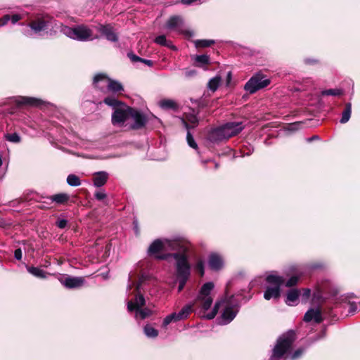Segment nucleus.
Returning <instances> with one entry per match:
<instances>
[{
	"mask_svg": "<svg viewBox=\"0 0 360 360\" xmlns=\"http://www.w3.org/2000/svg\"><path fill=\"white\" fill-rule=\"evenodd\" d=\"M214 287L213 282H207L203 284L196 298L195 304L200 309V311L203 313L202 316L207 319H214L219 309H221V314L219 319V322L221 325H226L236 317L238 312V305L234 299V296H231L229 298L217 301L213 309L209 313L205 314V311L210 308L213 302L211 292Z\"/></svg>",
	"mask_w": 360,
	"mask_h": 360,
	"instance_id": "nucleus-1",
	"label": "nucleus"
},
{
	"mask_svg": "<svg viewBox=\"0 0 360 360\" xmlns=\"http://www.w3.org/2000/svg\"><path fill=\"white\" fill-rule=\"evenodd\" d=\"M148 280V276L142 275L139 278V283L136 285V288L132 293L134 296L127 302V310L129 312L134 313V318L136 320H143L150 315L152 311L148 307H143L146 304V300L142 294V291H145V283Z\"/></svg>",
	"mask_w": 360,
	"mask_h": 360,
	"instance_id": "nucleus-2",
	"label": "nucleus"
},
{
	"mask_svg": "<svg viewBox=\"0 0 360 360\" xmlns=\"http://www.w3.org/2000/svg\"><path fill=\"white\" fill-rule=\"evenodd\" d=\"M181 248L185 250V245L179 240L158 239L149 246L148 252L158 259H167L172 256V254H164L161 253L162 252L177 251L181 250Z\"/></svg>",
	"mask_w": 360,
	"mask_h": 360,
	"instance_id": "nucleus-3",
	"label": "nucleus"
},
{
	"mask_svg": "<svg viewBox=\"0 0 360 360\" xmlns=\"http://www.w3.org/2000/svg\"><path fill=\"white\" fill-rule=\"evenodd\" d=\"M244 129L243 122H228L218 128L212 129L209 139L212 141H219L229 139L239 134Z\"/></svg>",
	"mask_w": 360,
	"mask_h": 360,
	"instance_id": "nucleus-4",
	"label": "nucleus"
},
{
	"mask_svg": "<svg viewBox=\"0 0 360 360\" xmlns=\"http://www.w3.org/2000/svg\"><path fill=\"white\" fill-rule=\"evenodd\" d=\"M103 101L106 105L115 108L122 105L117 108L112 115V122L114 125L122 126L126 122H129L131 108L123 105L115 96L106 97Z\"/></svg>",
	"mask_w": 360,
	"mask_h": 360,
	"instance_id": "nucleus-5",
	"label": "nucleus"
},
{
	"mask_svg": "<svg viewBox=\"0 0 360 360\" xmlns=\"http://www.w3.org/2000/svg\"><path fill=\"white\" fill-rule=\"evenodd\" d=\"M60 31L69 38L82 41L98 38L97 37H93L92 30L85 25H78L75 27L61 25Z\"/></svg>",
	"mask_w": 360,
	"mask_h": 360,
	"instance_id": "nucleus-6",
	"label": "nucleus"
},
{
	"mask_svg": "<svg viewBox=\"0 0 360 360\" xmlns=\"http://www.w3.org/2000/svg\"><path fill=\"white\" fill-rule=\"evenodd\" d=\"M295 339V334L293 331H288L280 337L277 343L273 349V353L270 360H279L291 348Z\"/></svg>",
	"mask_w": 360,
	"mask_h": 360,
	"instance_id": "nucleus-7",
	"label": "nucleus"
},
{
	"mask_svg": "<svg viewBox=\"0 0 360 360\" xmlns=\"http://www.w3.org/2000/svg\"><path fill=\"white\" fill-rule=\"evenodd\" d=\"M186 250L187 248L185 246V250H177V252L172 254L171 256L176 260L177 278L188 279L191 274V266L186 255Z\"/></svg>",
	"mask_w": 360,
	"mask_h": 360,
	"instance_id": "nucleus-8",
	"label": "nucleus"
},
{
	"mask_svg": "<svg viewBox=\"0 0 360 360\" xmlns=\"http://www.w3.org/2000/svg\"><path fill=\"white\" fill-rule=\"evenodd\" d=\"M285 279L276 274H270L266 278V289L264 294V297L266 300L271 298L276 299L280 296L281 286L284 283Z\"/></svg>",
	"mask_w": 360,
	"mask_h": 360,
	"instance_id": "nucleus-9",
	"label": "nucleus"
},
{
	"mask_svg": "<svg viewBox=\"0 0 360 360\" xmlns=\"http://www.w3.org/2000/svg\"><path fill=\"white\" fill-rule=\"evenodd\" d=\"M94 85L95 87L103 90L105 87L109 91L118 93L123 91V86L117 81L108 78L105 74H98L94 78Z\"/></svg>",
	"mask_w": 360,
	"mask_h": 360,
	"instance_id": "nucleus-10",
	"label": "nucleus"
},
{
	"mask_svg": "<svg viewBox=\"0 0 360 360\" xmlns=\"http://www.w3.org/2000/svg\"><path fill=\"white\" fill-rule=\"evenodd\" d=\"M270 84L269 79L263 74L258 72L254 75L245 84L244 89L250 94L267 86Z\"/></svg>",
	"mask_w": 360,
	"mask_h": 360,
	"instance_id": "nucleus-11",
	"label": "nucleus"
},
{
	"mask_svg": "<svg viewBox=\"0 0 360 360\" xmlns=\"http://www.w3.org/2000/svg\"><path fill=\"white\" fill-rule=\"evenodd\" d=\"M47 22L43 19H37L30 22L23 30V34L29 37H34V34H39L41 31L47 29Z\"/></svg>",
	"mask_w": 360,
	"mask_h": 360,
	"instance_id": "nucleus-12",
	"label": "nucleus"
},
{
	"mask_svg": "<svg viewBox=\"0 0 360 360\" xmlns=\"http://www.w3.org/2000/svg\"><path fill=\"white\" fill-rule=\"evenodd\" d=\"M134 122V123L131 125V128L134 129H138L143 127L146 123V117L139 111L131 108V112L129 114V122Z\"/></svg>",
	"mask_w": 360,
	"mask_h": 360,
	"instance_id": "nucleus-13",
	"label": "nucleus"
},
{
	"mask_svg": "<svg viewBox=\"0 0 360 360\" xmlns=\"http://www.w3.org/2000/svg\"><path fill=\"white\" fill-rule=\"evenodd\" d=\"M59 281L67 288H79L84 283V278L82 277L66 276L60 278Z\"/></svg>",
	"mask_w": 360,
	"mask_h": 360,
	"instance_id": "nucleus-14",
	"label": "nucleus"
},
{
	"mask_svg": "<svg viewBox=\"0 0 360 360\" xmlns=\"http://www.w3.org/2000/svg\"><path fill=\"white\" fill-rule=\"evenodd\" d=\"M179 120L187 131L197 127L199 122L197 115L193 112L186 113L184 117L179 118Z\"/></svg>",
	"mask_w": 360,
	"mask_h": 360,
	"instance_id": "nucleus-15",
	"label": "nucleus"
},
{
	"mask_svg": "<svg viewBox=\"0 0 360 360\" xmlns=\"http://www.w3.org/2000/svg\"><path fill=\"white\" fill-rule=\"evenodd\" d=\"M304 321L305 322L314 321L316 323H320L323 321L321 309L319 308L309 309L304 316Z\"/></svg>",
	"mask_w": 360,
	"mask_h": 360,
	"instance_id": "nucleus-16",
	"label": "nucleus"
},
{
	"mask_svg": "<svg viewBox=\"0 0 360 360\" xmlns=\"http://www.w3.org/2000/svg\"><path fill=\"white\" fill-rule=\"evenodd\" d=\"M184 20L181 17L174 15L169 18L167 22V28L179 32L183 31Z\"/></svg>",
	"mask_w": 360,
	"mask_h": 360,
	"instance_id": "nucleus-17",
	"label": "nucleus"
},
{
	"mask_svg": "<svg viewBox=\"0 0 360 360\" xmlns=\"http://www.w3.org/2000/svg\"><path fill=\"white\" fill-rule=\"evenodd\" d=\"M208 264L212 270L217 271L222 268L224 262L219 255L212 253L209 256Z\"/></svg>",
	"mask_w": 360,
	"mask_h": 360,
	"instance_id": "nucleus-18",
	"label": "nucleus"
},
{
	"mask_svg": "<svg viewBox=\"0 0 360 360\" xmlns=\"http://www.w3.org/2000/svg\"><path fill=\"white\" fill-rule=\"evenodd\" d=\"M99 31L105 38L110 41H117L118 39L117 35L112 26L110 25H101Z\"/></svg>",
	"mask_w": 360,
	"mask_h": 360,
	"instance_id": "nucleus-19",
	"label": "nucleus"
},
{
	"mask_svg": "<svg viewBox=\"0 0 360 360\" xmlns=\"http://www.w3.org/2000/svg\"><path fill=\"white\" fill-rule=\"evenodd\" d=\"M18 105L39 106L42 101L32 97H19L15 99Z\"/></svg>",
	"mask_w": 360,
	"mask_h": 360,
	"instance_id": "nucleus-20",
	"label": "nucleus"
},
{
	"mask_svg": "<svg viewBox=\"0 0 360 360\" xmlns=\"http://www.w3.org/2000/svg\"><path fill=\"white\" fill-rule=\"evenodd\" d=\"M108 179V174L101 171L94 174L93 182L96 187H101L105 184Z\"/></svg>",
	"mask_w": 360,
	"mask_h": 360,
	"instance_id": "nucleus-21",
	"label": "nucleus"
},
{
	"mask_svg": "<svg viewBox=\"0 0 360 360\" xmlns=\"http://www.w3.org/2000/svg\"><path fill=\"white\" fill-rule=\"evenodd\" d=\"M299 297L300 290L295 288L291 289L286 294L285 303L289 306L297 305Z\"/></svg>",
	"mask_w": 360,
	"mask_h": 360,
	"instance_id": "nucleus-22",
	"label": "nucleus"
},
{
	"mask_svg": "<svg viewBox=\"0 0 360 360\" xmlns=\"http://www.w3.org/2000/svg\"><path fill=\"white\" fill-rule=\"evenodd\" d=\"M351 114H352V105H351V103H348L345 105V108L342 112V117L340 120V123H342V124L347 123L350 119Z\"/></svg>",
	"mask_w": 360,
	"mask_h": 360,
	"instance_id": "nucleus-23",
	"label": "nucleus"
},
{
	"mask_svg": "<svg viewBox=\"0 0 360 360\" xmlns=\"http://www.w3.org/2000/svg\"><path fill=\"white\" fill-rule=\"evenodd\" d=\"M159 105L162 109H165V110H169V109L175 110V109L178 108L177 103L174 101L171 100V99H163V100H161L159 102Z\"/></svg>",
	"mask_w": 360,
	"mask_h": 360,
	"instance_id": "nucleus-24",
	"label": "nucleus"
},
{
	"mask_svg": "<svg viewBox=\"0 0 360 360\" xmlns=\"http://www.w3.org/2000/svg\"><path fill=\"white\" fill-rule=\"evenodd\" d=\"M27 270L30 274L37 278H45L46 277L47 274L44 270L38 267L27 266Z\"/></svg>",
	"mask_w": 360,
	"mask_h": 360,
	"instance_id": "nucleus-25",
	"label": "nucleus"
},
{
	"mask_svg": "<svg viewBox=\"0 0 360 360\" xmlns=\"http://www.w3.org/2000/svg\"><path fill=\"white\" fill-rule=\"evenodd\" d=\"M193 304H187L184 306L179 312H178V316L180 320H184L188 318L189 314L193 311Z\"/></svg>",
	"mask_w": 360,
	"mask_h": 360,
	"instance_id": "nucleus-26",
	"label": "nucleus"
},
{
	"mask_svg": "<svg viewBox=\"0 0 360 360\" xmlns=\"http://www.w3.org/2000/svg\"><path fill=\"white\" fill-rule=\"evenodd\" d=\"M50 199L58 204H63L69 200V195L66 193H58L51 196Z\"/></svg>",
	"mask_w": 360,
	"mask_h": 360,
	"instance_id": "nucleus-27",
	"label": "nucleus"
},
{
	"mask_svg": "<svg viewBox=\"0 0 360 360\" xmlns=\"http://www.w3.org/2000/svg\"><path fill=\"white\" fill-rule=\"evenodd\" d=\"M145 335L150 338H156L158 335V331L154 328L151 325L147 324L143 328Z\"/></svg>",
	"mask_w": 360,
	"mask_h": 360,
	"instance_id": "nucleus-28",
	"label": "nucleus"
},
{
	"mask_svg": "<svg viewBox=\"0 0 360 360\" xmlns=\"http://www.w3.org/2000/svg\"><path fill=\"white\" fill-rule=\"evenodd\" d=\"M155 43L165 46L167 47H169L172 49H175L176 47L172 44V42L170 41H167L165 36L164 35H160L157 37L155 39Z\"/></svg>",
	"mask_w": 360,
	"mask_h": 360,
	"instance_id": "nucleus-29",
	"label": "nucleus"
},
{
	"mask_svg": "<svg viewBox=\"0 0 360 360\" xmlns=\"http://www.w3.org/2000/svg\"><path fill=\"white\" fill-rule=\"evenodd\" d=\"M221 83V77L219 76H216L213 78H212L207 84V87L210 90L212 91H215L217 88L219 87V84Z\"/></svg>",
	"mask_w": 360,
	"mask_h": 360,
	"instance_id": "nucleus-30",
	"label": "nucleus"
},
{
	"mask_svg": "<svg viewBox=\"0 0 360 360\" xmlns=\"http://www.w3.org/2000/svg\"><path fill=\"white\" fill-rule=\"evenodd\" d=\"M195 62L197 63L198 66L202 67V65H207L210 63V57L205 54L195 56Z\"/></svg>",
	"mask_w": 360,
	"mask_h": 360,
	"instance_id": "nucleus-31",
	"label": "nucleus"
},
{
	"mask_svg": "<svg viewBox=\"0 0 360 360\" xmlns=\"http://www.w3.org/2000/svg\"><path fill=\"white\" fill-rule=\"evenodd\" d=\"M67 183L71 186H79L81 184V181L77 175L69 174L67 177Z\"/></svg>",
	"mask_w": 360,
	"mask_h": 360,
	"instance_id": "nucleus-32",
	"label": "nucleus"
},
{
	"mask_svg": "<svg viewBox=\"0 0 360 360\" xmlns=\"http://www.w3.org/2000/svg\"><path fill=\"white\" fill-rule=\"evenodd\" d=\"M5 139L10 142L18 143L20 142L21 138L17 133L7 134L5 135Z\"/></svg>",
	"mask_w": 360,
	"mask_h": 360,
	"instance_id": "nucleus-33",
	"label": "nucleus"
},
{
	"mask_svg": "<svg viewBox=\"0 0 360 360\" xmlns=\"http://www.w3.org/2000/svg\"><path fill=\"white\" fill-rule=\"evenodd\" d=\"M213 40H208V39H201V40H196L195 41V46L199 47H208L214 44Z\"/></svg>",
	"mask_w": 360,
	"mask_h": 360,
	"instance_id": "nucleus-34",
	"label": "nucleus"
},
{
	"mask_svg": "<svg viewBox=\"0 0 360 360\" xmlns=\"http://www.w3.org/2000/svg\"><path fill=\"white\" fill-rule=\"evenodd\" d=\"M342 94V90L338 89H326L321 91L322 96H339Z\"/></svg>",
	"mask_w": 360,
	"mask_h": 360,
	"instance_id": "nucleus-35",
	"label": "nucleus"
},
{
	"mask_svg": "<svg viewBox=\"0 0 360 360\" xmlns=\"http://www.w3.org/2000/svg\"><path fill=\"white\" fill-rule=\"evenodd\" d=\"M310 296H311V290L309 288L303 289L302 293H301L300 292V297L301 298L302 302H303V303L307 302Z\"/></svg>",
	"mask_w": 360,
	"mask_h": 360,
	"instance_id": "nucleus-36",
	"label": "nucleus"
},
{
	"mask_svg": "<svg viewBox=\"0 0 360 360\" xmlns=\"http://www.w3.org/2000/svg\"><path fill=\"white\" fill-rule=\"evenodd\" d=\"M186 140L188 146L194 149L198 148V145L195 143L192 134L189 131H187Z\"/></svg>",
	"mask_w": 360,
	"mask_h": 360,
	"instance_id": "nucleus-37",
	"label": "nucleus"
},
{
	"mask_svg": "<svg viewBox=\"0 0 360 360\" xmlns=\"http://www.w3.org/2000/svg\"><path fill=\"white\" fill-rule=\"evenodd\" d=\"M299 277L298 276H292L290 279H288L285 283V286L287 287H292L293 285H295L298 282Z\"/></svg>",
	"mask_w": 360,
	"mask_h": 360,
	"instance_id": "nucleus-38",
	"label": "nucleus"
},
{
	"mask_svg": "<svg viewBox=\"0 0 360 360\" xmlns=\"http://www.w3.org/2000/svg\"><path fill=\"white\" fill-rule=\"evenodd\" d=\"M195 269L200 274V276L204 275V264L202 261H198L195 265Z\"/></svg>",
	"mask_w": 360,
	"mask_h": 360,
	"instance_id": "nucleus-39",
	"label": "nucleus"
},
{
	"mask_svg": "<svg viewBox=\"0 0 360 360\" xmlns=\"http://www.w3.org/2000/svg\"><path fill=\"white\" fill-rule=\"evenodd\" d=\"M94 196L96 200H103L106 198V193L103 191H99L95 193Z\"/></svg>",
	"mask_w": 360,
	"mask_h": 360,
	"instance_id": "nucleus-40",
	"label": "nucleus"
},
{
	"mask_svg": "<svg viewBox=\"0 0 360 360\" xmlns=\"http://www.w3.org/2000/svg\"><path fill=\"white\" fill-rule=\"evenodd\" d=\"M127 56L132 62H141L142 58L133 53H129Z\"/></svg>",
	"mask_w": 360,
	"mask_h": 360,
	"instance_id": "nucleus-41",
	"label": "nucleus"
},
{
	"mask_svg": "<svg viewBox=\"0 0 360 360\" xmlns=\"http://www.w3.org/2000/svg\"><path fill=\"white\" fill-rule=\"evenodd\" d=\"M178 280H179V287H178V291L181 292L184 289V286H185L188 279H186V278H178Z\"/></svg>",
	"mask_w": 360,
	"mask_h": 360,
	"instance_id": "nucleus-42",
	"label": "nucleus"
},
{
	"mask_svg": "<svg viewBox=\"0 0 360 360\" xmlns=\"http://www.w3.org/2000/svg\"><path fill=\"white\" fill-rule=\"evenodd\" d=\"M303 349H297L291 356V359L292 360H295L297 358H299L302 354H303Z\"/></svg>",
	"mask_w": 360,
	"mask_h": 360,
	"instance_id": "nucleus-43",
	"label": "nucleus"
},
{
	"mask_svg": "<svg viewBox=\"0 0 360 360\" xmlns=\"http://www.w3.org/2000/svg\"><path fill=\"white\" fill-rule=\"evenodd\" d=\"M172 322H173L172 319L170 317L169 315L167 316L162 322V327L167 328V326L170 324Z\"/></svg>",
	"mask_w": 360,
	"mask_h": 360,
	"instance_id": "nucleus-44",
	"label": "nucleus"
},
{
	"mask_svg": "<svg viewBox=\"0 0 360 360\" xmlns=\"http://www.w3.org/2000/svg\"><path fill=\"white\" fill-rule=\"evenodd\" d=\"M10 20V15H5L0 19V26H4Z\"/></svg>",
	"mask_w": 360,
	"mask_h": 360,
	"instance_id": "nucleus-45",
	"label": "nucleus"
},
{
	"mask_svg": "<svg viewBox=\"0 0 360 360\" xmlns=\"http://www.w3.org/2000/svg\"><path fill=\"white\" fill-rule=\"evenodd\" d=\"M67 224H68V221L66 219H59L56 222L57 226L60 229H64L67 226Z\"/></svg>",
	"mask_w": 360,
	"mask_h": 360,
	"instance_id": "nucleus-46",
	"label": "nucleus"
},
{
	"mask_svg": "<svg viewBox=\"0 0 360 360\" xmlns=\"http://www.w3.org/2000/svg\"><path fill=\"white\" fill-rule=\"evenodd\" d=\"M22 19V15L19 14H15L13 15L12 17H10V20H11V22L13 24H15L17 22H18L20 20Z\"/></svg>",
	"mask_w": 360,
	"mask_h": 360,
	"instance_id": "nucleus-47",
	"label": "nucleus"
},
{
	"mask_svg": "<svg viewBox=\"0 0 360 360\" xmlns=\"http://www.w3.org/2000/svg\"><path fill=\"white\" fill-rule=\"evenodd\" d=\"M14 257L16 259L20 260L22 259V251L20 248L16 249L14 252Z\"/></svg>",
	"mask_w": 360,
	"mask_h": 360,
	"instance_id": "nucleus-48",
	"label": "nucleus"
},
{
	"mask_svg": "<svg viewBox=\"0 0 360 360\" xmlns=\"http://www.w3.org/2000/svg\"><path fill=\"white\" fill-rule=\"evenodd\" d=\"M357 308L354 302L349 303V312L350 314H354L356 311Z\"/></svg>",
	"mask_w": 360,
	"mask_h": 360,
	"instance_id": "nucleus-49",
	"label": "nucleus"
},
{
	"mask_svg": "<svg viewBox=\"0 0 360 360\" xmlns=\"http://www.w3.org/2000/svg\"><path fill=\"white\" fill-rule=\"evenodd\" d=\"M170 317L172 319L173 322H177L179 321H181L179 319V317L178 316V314L176 312L172 313L171 314H169Z\"/></svg>",
	"mask_w": 360,
	"mask_h": 360,
	"instance_id": "nucleus-50",
	"label": "nucleus"
},
{
	"mask_svg": "<svg viewBox=\"0 0 360 360\" xmlns=\"http://www.w3.org/2000/svg\"><path fill=\"white\" fill-rule=\"evenodd\" d=\"M141 63H144V64H146V65H147L148 66H150V67L152 66L153 64L152 60H147V59H143V58H142Z\"/></svg>",
	"mask_w": 360,
	"mask_h": 360,
	"instance_id": "nucleus-51",
	"label": "nucleus"
},
{
	"mask_svg": "<svg viewBox=\"0 0 360 360\" xmlns=\"http://www.w3.org/2000/svg\"><path fill=\"white\" fill-rule=\"evenodd\" d=\"M196 74L195 70H190L186 72V77H191L193 75H195Z\"/></svg>",
	"mask_w": 360,
	"mask_h": 360,
	"instance_id": "nucleus-52",
	"label": "nucleus"
},
{
	"mask_svg": "<svg viewBox=\"0 0 360 360\" xmlns=\"http://www.w3.org/2000/svg\"><path fill=\"white\" fill-rule=\"evenodd\" d=\"M300 125L299 123H293V124H291L290 125H289L288 127V129L289 130H295L296 129V127Z\"/></svg>",
	"mask_w": 360,
	"mask_h": 360,
	"instance_id": "nucleus-53",
	"label": "nucleus"
},
{
	"mask_svg": "<svg viewBox=\"0 0 360 360\" xmlns=\"http://www.w3.org/2000/svg\"><path fill=\"white\" fill-rule=\"evenodd\" d=\"M319 139V136H312V137H311V138L308 139V141H313V140H316V139Z\"/></svg>",
	"mask_w": 360,
	"mask_h": 360,
	"instance_id": "nucleus-54",
	"label": "nucleus"
},
{
	"mask_svg": "<svg viewBox=\"0 0 360 360\" xmlns=\"http://www.w3.org/2000/svg\"><path fill=\"white\" fill-rule=\"evenodd\" d=\"M132 285H134V284H133V283H131V284H129V285H128V290H130L132 288Z\"/></svg>",
	"mask_w": 360,
	"mask_h": 360,
	"instance_id": "nucleus-55",
	"label": "nucleus"
},
{
	"mask_svg": "<svg viewBox=\"0 0 360 360\" xmlns=\"http://www.w3.org/2000/svg\"><path fill=\"white\" fill-rule=\"evenodd\" d=\"M306 63H311V61H309V60H306Z\"/></svg>",
	"mask_w": 360,
	"mask_h": 360,
	"instance_id": "nucleus-56",
	"label": "nucleus"
},
{
	"mask_svg": "<svg viewBox=\"0 0 360 360\" xmlns=\"http://www.w3.org/2000/svg\"><path fill=\"white\" fill-rule=\"evenodd\" d=\"M215 167L217 168L218 167V164H215Z\"/></svg>",
	"mask_w": 360,
	"mask_h": 360,
	"instance_id": "nucleus-57",
	"label": "nucleus"
}]
</instances>
